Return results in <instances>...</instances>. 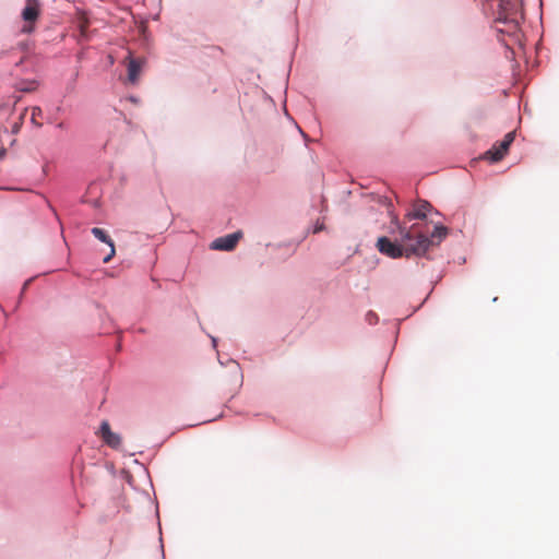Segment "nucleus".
<instances>
[{
  "instance_id": "obj_1",
  "label": "nucleus",
  "mask_w": 559,
  "mask_h": 559,
  "mask_svg": "<svg viewBox=\"0 0 559 559\" xmlns=\"http://www.w3.org/2000/svg\"><path fill=\"white\" fill-rule=\"evenodd\" d=\"M400 243L392 241L388 237H380L377 240V249L380 253L391 258L399 259L403 255L425 254L429 248V240L417 224L409 228L399 226Z\"/></svg>"
},
{
  "instance_id": "obj_2",
  "label": "nucleus",
  "mask_w": 559,
  "mask_h": 559,
  "mask_svg": "<svg viewBox=\"0 0 559 559\" xmlns=\"http://www.w3.org/2000/svg\"><path fill=\"white\" fill-rule=\"evenodd\" d=\"M39 12L38 0H26L25 8L22 11V19L25 22L22 28L23 33H31L34 29V23L37 21Z\"/></svg>"
},
{
  "instance_id": "obj_3",
  "label": "nucleus",
  "mask_w": 559,
  "mask_h": 559,
  "mask_svg": "<svg viewBox=\"0 0 559 559\" xmlns=\"http://www.w3.org/2000/svg\"><path fill=\"white\" fill-rule=\"evenodd\" d=\"M514 132L507 133L501 142L495 144L489 151L486 152L485 157L493 163L501 160L514 141Z\"/></svg>"
},
{
  "instance_id": "obj_4",
  "label": "nucleus",
  "mask_w": 559,
  "mask_h": 559,
  "mask_svg": "<svg viewBox=\"0 0 559 559\" xmlns=\"http://www.w3.org/2000/svg\"><path fill=\"white\" fill-rule=\"evenodd\" d=\"M520 19H522V14L518 12H514L511 15L504 12L500 13L496 22L497 24H502L503 27H498V31L510 35H516L520 31Z\"/></svg>"
},
{
  "instance_id": "obj_5",
  "label": "nucleus",
  "mask_w": 559,
  "mask_h": 559,
  "mask_svg": "<svg viewBox=\"0 0 559 559\" xmlns=\"http://www.w3.org/2000/svg\"><path fill=\"white\" fill-rule=\"evenodd\" d=\"M241 236V233L237 231L225 237L217 238L212 242L211 248L214 250L230 251L236 247Z\"/></svg>"
},
{
  "instance_id": "obj_6",
  "label": "nucleus",
  "mask_w": 559,
  "mask_h": 559,
  "mask_svg": "<svg viewBox=\"0 0 559 559\" xmlns=\"http://www.w3.org/2000/svg\"><path fill=\"white\" fill-rule=\"evenodd\" d=\"M100 435L106 444L111 448H118L121 443L120 437L112 432L108 421H103L100 425Z\"/></svg>"
},
{
  "instance_id": "obj_7",
  "label": "nucleus",
  "mask_w": 559,
  "mask_h": 559,
  "mask_svg": "<svg viewBox=\"0 0 559 559\" xmlns=\"http://www.w3.org/2000/svg\"><path fill=\"white\" fill-rule=\"evenodd\" d=\"M91 231L98 240L107 243L110 247V253L104 258V263H108L116 252L112 239L102 228L94 227Z\"/></svg>"
},
{
  "instance_id": "obj_8",
  "label": "nucleus",
  "mask_w": 559,
  "mask_h": 559,
  "mask_svg": "<svg viewBox=\"0 0 559 559\" xmlns=\"http://www.w3.org/2000/svg\"><path fill=\"white\" fill-rule=\"evenodd\" d=\"M430 207L431 205L429 202L419 201L418 203L415 204L414 210L406 215V218L409 221L415 218L423 219L426 217L427 212L430 210Z\"/></svg>"
},
{
  "instance_id": "obj_9",
  "label": "nucleus",
  "mask_w": 559,
  "mask_h": 559,
  "mask_svg": "<svg viewBox=\"0 0 559 559\" xmlns=\"http://www.w3.org/2000/svg\"><path fill=\"white\" fill-rule=\"evenodd\" d=\"M128 59H129L128 80H129V82L134 84V83H136V81L139 79L141 68H142V61L138 60V59H133L131 57H129Z\"/></svg>"
},
{
  "instance_id": "obj_10",
  "label": "nucleus",
  "mask_w": 559,
  "mask_h": 559,
  "mask_svg": "<svg viewBox=\"0 0 559 559\" xmlns=\"http://www.w3.org/2000/svg\"><path fill=\"white\" fill-rule=\"evenodd\" d=\"M448 234V229L444 226H436L435 230L431 234V239L427 237V239L430 241L429 246L437 239L438 241H441Z\"/></svg>"
},
{
  "instance_id": "obj_11",
  "label": "nucleus",
  "mask_w": 559,
  "mask_h": 559,
  "mask_svg": "<svg viewBox=\"0 0 559 559\" xmlns=\"http://www.w3.org/2000/svg\"><path fill=\"white\" fill-rule=\"evenodd\" d=\"M88 21L85 16H81L78 20V27L82 37H86Z\"/></svg>"
},
{
  "instance_id": "obj_12",
  "label": "nucleus",
  "mask_w": 559,
  "mask_h": 559,
  "mask_svg": "<svg viewBox=\"0 0 559 559\" xmlns=\"http://www.w3.org/2000/svg\"><path fill=\"white\" fill-rule=\"evenodd\" d=\"M21 92H33L37 88V83L35 81L23 82L17 87Z\"/></svg>"
},
{
  "instance_id": "obj_13",
  "label": "nucleus",
  "mask_w": 559,
  "mask_h": 559,
  "mask_svg": "<svg viewBox=\"0 0 559 559\" xmlns=\"http://www.w3.org/2000/svg\"><path fill=\"white\" fill-rule=\"evenodd\" d=\"M43 114L41 109L39 107H34L32 109V117L31 121L33 124H35L37 128L41 127V123L37 121V117H40Z\"/></svg>"
},
{
  "instance_id": "obj_14",
  "label": "nucleus",
  "mask_w": 559,
  "mask_h": 559,
  "mask_svg": "<svg viewBox=\"0 0 559 559\" xmlns=\"http://www.w3.org/2000/svg\"><path fill=\"white\" fill-rule=\"evenodd\" d=\"M25 112H26V109L20 115L17 121L12 124L13 133H17L21 130V127L24 122Z\"/></svg>"
},
{
  "instance_id": "obj_15",
  "label": "nucleus",
  "mask_w": 559,
  "mask_h": 559,
  "mask_svg": "<svg viewBox=\"0 0 559 559\" xmlns=\"http://www.w3.org/2000/svg\"><path fill=\"white\" fill-rule=\"evenodd\" d=\"M4 155H5V148L1 147L0 148V158H3Z\"/></svg>"
}]
</instances>
